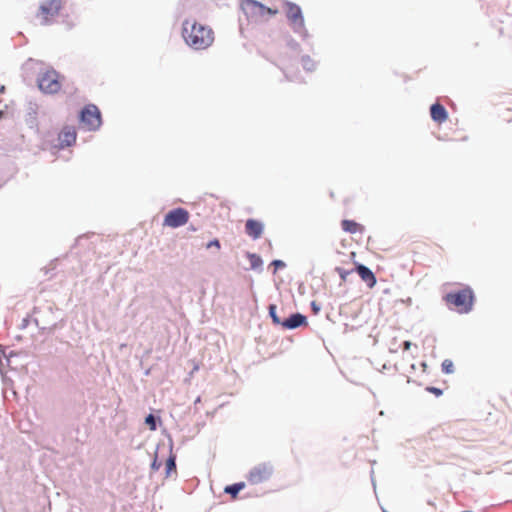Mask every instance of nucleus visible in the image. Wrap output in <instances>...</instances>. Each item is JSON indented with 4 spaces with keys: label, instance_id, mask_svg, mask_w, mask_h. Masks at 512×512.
I'll list each match as a JSON object with an SVG mask.
<instances>
[{
    "label": "nucleus",
    "instance_id": "nucleus-1",
    "mask_svg": "<svg viewBox=\"0 0 512 512\" xmlns=\"http://www.w3.org/2000/svg\"><path fill=\"white\" fill-rule=\"evenodd\" d=\"M182 37L185 43L194 50H205L215 40L213 29L196 20H185L182 26Z\"/></svg>",
    "mask_w": 512,
    "mask_h": 512
},
{
    "label": "nucleus",
    "instance_id": "nucleus-2",
    "mask_svg": "<svg viewBox=\"0 0 512 512\" xmlns=\"http://www.w3.org/2000/svg\"><path fill=\"white\" fill-rule=\"evenodd\" d=\"M444 302L450 309L458 313H468L472 310L474 304V293L470 287L450 292L443 297Z\"/></svg>",
    "mask_w": 512,
    "mask_h": 512
},
{
    "label": "nucleus",
    "instance_id": "nucleus-3",
    "mask_svg": "<svg viewBox=\"0 0 512 512\" xmlns=\"http://www.w3.org/2000/svg\"><path fill=\"white\" fill-rule=\"evenodd\" d=\"M62 9V0H40L35 18L40 25L48 26L55 22Z\"/></svg>",
    "mask_w": 512,
    "mask_h": 512
},
{
    "label": "nucleus",
    "instance_id": "nucleus-4",
    "mask_svg": "<svg viewBox=\"0 0 512 512\" xmlns=\"http://www.w3.org/2000/svg\"><path fill=\"white\" fill-rule=\"evenodd\" d=\"M241 9L248 18L255 20L264 19L266 16H274L278 13L277 9L266 7L255 0H243Z\"/></svg>",
    "mask_w": 512,
    "mask_h": 512
},
{
    "label": "nucleus",
    "instance_id": "nucleus-5",
    "mask_svg": "<svg viewBox=\"0 0 512 512\" xmlns=\"http://www.w3.org/2000/svg\"><path fill=\"white\" fill-rule=\"evenodd\" d=\"M284 10L290 26L296 33H305V21L300 6L295 3L285 1Z\"/></svg>",
    "mask_w": 512,
    "mask_h": 512
},
{
    "label": "nucleus",
    "instance_id": "nucleus-6",
    "mask_svg": "<svg viewBox=\"0 0 512 512\" xmlns=\"http://www.w3.org/2000/svg\"><path fill=\"white\" fill-rule=\"evenodd\" d=\"M82 125L87 130H96L101 125V114L97 106L90 104L83 108L80 115Z\"/></svg>",
    "mask_w": 512,
    "mask_h": 512
},
{
    "label": "nucleus",
    "instance_id": "nucleus-7",
    "mask_svg": "<svg viewBox=\"0 0 512 512\" xmlns=\"http://www.w3.org/2000/svg\"><path fill=\"white\" fill-rule=\"evenodd\" d=\"M190 213L184 208H175L170 210L164 217L163 226L178 228L188 223Z\"/></svg>",
    "mask_w": 512,
    "mask_h": 512
},
{
    "label": "nucleus",
    "instance_id": "nucleus-8",
    "mask_svg": "<svg viewBox=\"0 0 512 512\" xmlns=\"http://www.w3.org/2000/svg\"><path fill=\"white\" fill-rule=\"evenodd\" d=\"M39 88L45 93H57L61 89L59 75L54 70L44 72L38 80Z\"/></svg>",
    "mask_w": 512,
    "mask_h": 512
},
{
    "label": "nucleus",
    "instance_id": "nucleus-9",
    "mask_svg": "<svg viewBox=\"0 0 512 512\" xmlns=\"http://www.w3.org/2000/svg\"><path fill=\"white\" fill-rule=\"evenodd\" d=\"M272 474V468L267 464H259L252 468L247 476L248 481L257 485L267 481Z\"/></svg>",
    "mask_w": 512,
    "mask_h": 512
},
{
    "label": "nucleus",
    "instance_id": "nucleus-10",
    "mask_svg": "<svg viewBox=\"0 0 512 512\" xmlns=\"http://www.w3.org/2000/svg\"><path fill=\"white\" fill-rule=\"evenodd\" d=\"M60 147L71 146L76 141V131L73 127H65L58 136Z\"/></svg>",
    "mask_w": 512,
    "mask_h": 512
},
{
    "label": "nucleus",
    "instance_id": "nucleus-11",
    "mask_svg": "<svg viewBox=\"0 0 512 512\" xmlns=\"http://www.w3.org/2000/svg\"><path fill=\"white\" fill-rule=\"evenodd\" d=\"M302 325H307V319L304 315L296 313L291 315L286 320L282 321V327L284 329H295Z\"/></svg>",
    "mask_w": 512,
    "mask_h": 512
},
{
    "label": "nucleus",
    "instance_id": "nucleus-12",
    "mask_svg": "<svg viewBox=\"0 0 512 512\" xmlns=\"http://www.w3.org/2000/svg\"><path fill=\"white\" fill-rule=\"evenodd\" d=\"M246 233L253 239H258L263 233V224L254 219H248L245 224Z\"/></svg>",
    "mask_w": 512,
    "mask_h": 512
},
{
    "label": "nucleus",
    "instance_id": "nucleus-13",
    "mask_svg": "<svg viewBox=\"0 0 512 512\" xmlns=\"http://www.w3.org/2000/svg\"><path fill=\"white\" fill-rule=\"evenodd\" d=\"M356 271L369 288H373L376 285V277L368 267L358 264Z\"/></svg>",
    "mask_w": 512,
    "mask_h": 512
},
{
    "label": "nucleus",
    "instance_id": "nucleus-14",
    "mask_svg": "<svg viewBox=\"0 0 512 512\" xmlns=\"http://www.w3.org/2000/svg\"><path fill=\"white\" fill-rule=\"evenodd\" d=\"M430 115L433 121L438 124L444 123L448 118V113L445 107L439 103H435L430 107Z\"/></svg>",
    "mask_w": 512,
    "mask_h": 512
},
{
    "label": "nucleus",
    "instance_id": "nucleus-15",
    "mask_svg": "<svg viewBox=\"0 0 512 512\" xmlns=\"http://www.w3.org/2000/svg\"><path fill=\"white\" fill-rule=\"evenodd\" d=\"M341 227L345 232L350 233V234H356V233L362 234L365 230V228L362 224H360L354 220H348V219L342 220Z\"/></svg>",
    "mask_w": 512,
    "mask_h": 512
},
{
    "label": "nucleus",
    "instance_id": "nucleus-16",
    "mask_svg": "<svg viewBox=\"0 0 512 512\" xmlns=\"http://www.w3.org/2000/svg\"><path fill=\"white\" fill-rule=\"evenodd\" d=\"M245 484L243 482L235 483L233 485L227 486L224 491L231 495L232 499H236L238 493L244 489Z\"/></svg>",
    "mask_w": 512,
    "mask_h": 512
},
{
    "label": "nucleus",
    "instance_id": "nucleus-17",
    "mask_svg": "<svg viewBox=\"0 0 512 512\" xmlns=\"http://www.w3.org/2000/svg\"><path fill=\"white\" fill-rule=\"evenodd\" d=\"M247 258L252 269H258L263 264L261 257L255 253H247Z\"/></svg>",
    "mask_w": 512,
    "mask_h": 512
},
{
    "label": "nucleus",
    "instance_id": "nucleus-18",
    "mask_svg": "<svg viewBox=\"0 0 512 512\" xmlns=\"http://www.w3.org/2000/svg\"><path fill=\"white\" fill-rule=\"evenodd\" d=\"M269 314H270L274 324L280 325V326L282 325V320L276 313V305L271 304L269 306Z\"/></svg>",
    "mask_w": 512,
    "mask_h": 512
},
{
    "label": "nucleus",
    "instance_id": "nucleus-19",
    "mask_svg": "<svg viewBox=\"0 0 512 512\" xmlns=\"http://www.w3.org/2000/svg\"><path fill=\"white\" fill-rule=\"evenodd\" d=\"M442 371L446 374H451L454 372V364L452 362V360L450 359H445L443 362H442Z\"/></svg>",
    "mask_w": 512,
    "mask_h": 512
},
{
    "label": "nucleus",
    "instance_id": "nucleus-20",
    "mask_svg": "<svg viewBox=\"0 0 512 512\" xmlns=\"http://www.w3.org/2000/svg\"><path fill=\"white\" fill-rule=\"evenodd\" d=\"M167 475L176 470L175 456L171 455L166 461Z\"/></svg>",
    "mask_w": 512,
    "mask_h": 512
},
{
    "label": "nucleus",
    "instance_id": "nucleus-21",
    "mask_svg": "<svg viewBox=\"0 0 512 512\" xmlns=\"http://www.w3.org/2000/svg\"><path fill=\"white\" fill-rule=\"evenodd\" d=\"M145 422L149 425L150 430H156V422L152 414L146 417Z\"/></svg>",
    "mask_w": 512,
    "mask_h": 512
},
{
    "label": "nucleus",
    "instance_id": "nucleus-22",
    "mask_svg": "<svg viewBox=\"0 0 512 512\" xmlns=\"http://www.w3.org/2000/svg\"><path fill=\"white\" fill-rule=\"evenodd\" d=\"M337 273L339 274L342 281H346L348 275L351 273V271H347L343 268L337 267L336 268Z\"/></svg>",
    "mask_w": 512,
    "mask_h": 512
},
{
    "label": "nucleus",
    "instance_id": "nucleus-23",
    "mask_svg": "<svg viewBox=\"0 0 512 512\" xmlns=\"http://www.w3.org/2000/svg\"><path fill=\"white\" fill-rule=\"evenodd\" d=\"M212 247L216 248L217 250H220L221 245L218 239H214L206 244L207 249H210Z\"/></svg>",
    "mask_w": 512,
    "mask_h": 512
},
{
    "label": "nucleus",
    "instance_id": "nucleus-24",
    "mask_svg": "<svg viewBox=\"0 0 512 512\" xmlns=\"http://www.w3.org/2000/svg\"><path fill=\"white\" fill-rule=\"evenodd\" d=\"M427 390L432 392L436 396H439V395L442 394V391L439 388H436V387H428Z\"/></svg>",
    "mask_w": 512,
    "mask_h": 512
},
{
    "label": "nucleus",
    "instance_id": "nucleus-25",
    "mask_svg": "<svg viewBox=\"0 0 512 512\" xmlns=\"http://www.w3.org/2000/svg\"><path fill=\"white\" fill-rule=\"evenodd\" d=\"M272 265H273V266H275L276 268H278V267H283V266H284V262H283V261H281V260H274V261L272 262Z\"/></svg>",
    "mask_w": 512,
    "mask_h": 512
},
{
    "label": "nucleus",
    "instance_id": "nucleus-26",
    "mask_svg": "<svg viewBox=\"0 0 512 512\" xmlns=\"http://www.w3.org/2000/svg\"><path fill=\"white\" fill-rule=\"evenodd\" d=\"M410 347H411V342L410 341H405L404 344H403L404 350H409Z\"/></svg>",
    "mask_w": 512,
    "mask_h": 512
},
{
    "label": "nucleus",
    "instance_id": "nucleus-27",
    "mask_svg": "<svg viewBox=\"0 0 512 512\" xmlns=\"http://www.w3.org/2000/svg\"><path fill=\"white\" fill-rule=\"evenodd\" d=\"M159 465H157L156 461L153 462L152 464V468L153 469H158Z\"/></svg>",
    "mask_w": 512,
    "mask_h": 512
},
{
    "label": "nucleus",
    "instance_id": "nucleus-28",
    "mask_svg": "<svg viewBox=\"0 0 512 512\" xmlns=\"http://www.w3.org/2000/svg\"><path fill=\"white\" fill-rule=\"evenodd\" d=\"M312 305H313V309H314V311H315V313H316V312L318 311L317 306H315V304H314V303H313Z\"/></svg>",
    "mask_w": 512,
    "mask_h": 512
},
{
    "label": "nucleus",
    "instance_id": "nucleus-29",
    "mask_svg": "<svg viewBox=\"0 0 512 512\" xmlns=\"http://www.w3.org/2000/svg\"><path fill=\"white\" fill-rule=\"evenodd\" d=\"M1 353H4V348H3V346H2V345H0V354H1Z\"/></svg>",
    "mask_w": 512,
    "mask_h": 512
}]
</instances>
